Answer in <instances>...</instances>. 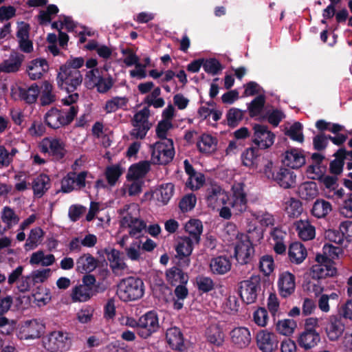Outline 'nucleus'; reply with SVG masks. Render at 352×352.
<instances>
[{
    "instance_id": "obj_50",
    "label": "nucleus",
    "mask_w": 352,
    "mask_h": 352,
    "mask_svg": "<svg viewBox=\"0 0 352 352\" xmlns=\"http://www.w3.org/2000/svg\"><path fill=\"white\" fill-rule=\"evenodd\" d=\"M296 322L292 319L278 320L276 324V329L278 333L284 336H289L293 333L296 327Z\"/></svg>"
},
{
    "instance_id": "obj_41",
    "label": "nucleus",
    "mask_w": 352,
    "mask_h": 352,
    "mask_svg": "<svg viewBox=\"0 0 352 352\" xmlns=\"http://www.w3.org/2000/svg\"><path fill=\"white\" fill-rule=\"evenodd\" d=\"M298 194L299 197L302 199H313L318 194V189L316 183L314 182L303 183L298 188Z\"/></svg>"
},
{
    "instance_id": "obj_44",
    "label": "nucleus",
    "mask_w": 352,
    "mask_h": 352,
    "mask_svg": "<svg viewBox=\"0 0 352 352\" xmlns=\"http://www.w3.org/2000/svg\"><path fill=\"white\" fill-rule=\"evenodd\" d=\"M50 274L51 270L50 268L36 270L32 272L30 274L32 276V280L33 281L34 285L37 290H47L46 288L41 285H38V284L44 283L50 277Z\"/></svg>"
},
{
    "instance_id": "obj_47",
    "label": "nucleus",
    "mask_w": 352,
    "mask_h": 352,
    "mask_svg": "<svg viewBox=\"0 0 352 352\" xmlns=\"http://www.w3.org/2000/svg\"><path fill=\"white\" fill-rule=\"evenodd\" d=\"M122 173L123 170L120 164L107 166L104 174L108 184L111 186H115Z\"/></svg>"
},
{
    "instance_id": "obj_14",
    "label": "nucleus",
    "mask_w": 352,
    "mask_h": 352,
    "mask_svg": "<svg viewBox=\"0 0 352 352\" xmlns=\"http://www.w3.org/2000/svg\"><path fill=\"white\" fill-rule=\"evenodd\" d=\"M120 223V227L130 229L129 234L131 237L140 238L142 236V232L146 228V223L144 220L133 217L131 213L124 216Z\"/></svg>"
},
{
    "instance_id": "obj_59",
    "label": "nucleus",
    "mask_w": 352,
    "mask_h": 352,
    "mask_svg": "<svg viewBox=\"0 0 352 352\" xmlns=\"http://www.w3.org/2000/svg\"><path fill=\"white\" fill-rule=\"evenodd\" d=\"M196 203V196L192 193L187 194L179 201V208L183 212H188L195 208Z\"/></svg>"
},
{
    "instance_id": "obj_28",
    "label": "nucleus",
    "mask_w": 352,
    "mask_h": 352,
    "mask_svg": "<svg viewBox=\"0 0 352 352\" xmlns=\"http://www.w3.org/2000/svg\"><path fill=\"white\" fill-rule=\"evenodd\" d=\"M218 140L208 133L202 134L197 141V146L199 151L203 153H211L217 151Z\"/></svg>"
},
{
    "instance_id": "obj_5",
    "label": "nucleus",
    "mask_w": 352,
    "mask_h": 352,
    "mask_svg": "<svg viewBox=\"0 0 352 352\" xmlns=\"http://www.w3.org/2000/svg\"><path fill=\"white\" fill-rule=\"evenodd\" d=\"M43 346L50 352H65L72 346V340L67 333L52 331L42 340Z\"/></svg>"
},
{
    "instance_id": "obj_22",
    "label": "nucleus",
    "mask_w": 352,
    "mask_h": 352,
    "mask_svg": "<svg viewBox=\"0 0 352 352\" xmlns=\"http://www.w3.org/2000/svg\"><path fill=\"white\" fill-rule=\"evenodd\" d=\"M49 69V65L45 58H36L31 60L27 66V72L31 80L41 78L43 74Z\"/></svg>"
},
{
    "instance_id": "obj_11",
    "label": "nucleus",
    "mask_w": 352,
    "mask_h": 352,
    "mask_svg": "<svg viewBox=\"0 0 352 352\" xmlns=\"http://www.w3.org/2000/svg\"><path fill=\"white\" fill-rule=\"evenodd\" d=\"M193 250V242L190 237H184L178 242L175 250L177 258V265L188 267L190 263V256Z\"/></svg>"
},
{
    "instance_id": "obj_45",
    "label": "nucleus",
    "mask_w": 352,
    "mask_h": 352,
    "mask_svg": "<svg viewBox=\"0 0 352 352\" xmlns=\"http://www.w3.org/2000/svg\"><path fill=\"white\" fill-rule=\"evenodd\" d=\"M43 88L40 97L41 104L42 106H47L54 102L56 100V96L53 93L52 85L45 80L43 82Z\"/></svg>"
},
{
    "instance_id": "obj_49",
    "label": "nucleus",
    "mask_w": 352,
    "mask_h": 352,
    "mask_svg": "<svg viewBox=\"0 0 352 352\" xmlns=\"http://www.w3.org/2000/svg\"><path fill=\"white\" fill-rule=\"evenodd\" d=\"M195 285L201 293H208L214 289V283L213 280L204 275H199L195 278Z\"/></svg>"
},
{
    "instance_id": "obj_26",
    "label": "nucleus",
    "mask_w": 352,
    "mask_h": 352,
    "mask_svg": "<svg viewBox=\"0 0 352 352\" xmlns=\"http://www.w3.org/2000/svg\"><path fill=\"white\" fill-rule=\"evenodd\" d=\"M98 261L87 253L80 256L76 261V271L80 273L91 272L97 267Z\"/></svg>"
},
{
    "instance_id": "obj_20",
    "label": "nucleus",
    "mask_w": 352,
    "mask_h": 352,
    "mask_svg": "<svg viewBox=\"0 0 352 352\" xmlns=\"http://www.w3.org/2000/svg\"><path fill=\"white\" fill-rule=\"evenodd\" d=\"M283 162L291 169H297L305 164V157L300 149L292 148L285 151Z\"/></svg>"
},
{
    "instance_id": "obj_19",
    "label": "nucleus",
    "mask_w": 352,
    "mask_h": 352,
    "mask_svg": "<svg viewBox=\"0 0 352 352\" xmlns=\"http://www.w3.org/2000/svg\"><path fill=\"white\" fill-rule=\"evenodd\" d=\"M298 343L305 351L313 349L320 341V336L315 329H305L298 338Z\"/></svg>"
},
{
    "instance_id": "obj_58",
    "label": "nucleus",
    "mask_w": 352,
    "mask_h": 352,
    "mask_svg": "<svg viewBox=\"0 0 352 352\" xmlns=\"http://www.w3.org/2000/svg\"><path fill=\"white\" fill-rule=\"evenodd\" d=\"M285 210L289 217H297L302 211V203L298 199L290 198Z\"/></svg>"
},
{
    "instance_id": "obj_12",
    "label": "nucleus",
    "mask_w": 352,
    "mask_h": 352,
    "mask_svg": "<svg viewBox=\"0 0 352 352\" xmlns=\"http://www.w3.org/2000/svg\"><path fill=\"white\" fill-rule=\"evenodd\" d=\"M45 324L38 319L25 322L19 331L20 339L28 340L40 338L45 332Z\"/></svg>"
},
{
    "instance_id": "obj_63",
    "label": "nucleus",
    "mask_w": 352,
    "mask_h": 352,
    "mask_svg": "<svg viewBox=\"0 0 352 352\" xmlns=\"http://www.w3.org/2000/svg\"><path fill=\"white\" fill-rule=\"evenodd\" d=\"M133 125L134 128L131 131L130 135L135 139L140 140H142L146 137V133L151 126V124H141L137 123H133Z\"/></svg>"
},
{
    "instance_id": "obj_64",
    "label": "nucleus",
    "mask_w": 352,
    "mask_h": 352,
    "mask_svg": "<svg viewBox=\"0 0 352 352\" xmlns=\"http://www.w3.org/2000/svg\"><path fill=\"white\" fill-rule=\"evenodd\" d=\"M340 213L345 217L352 218V192L346 195L341 204Z\"/></svg>"
},
{
    "instance_id": "obj_18",
    "label": "nucleus",
    "mask_w": 352,
    "mask_h": 352,
    "mask_svg": "<svg viewBox=\"0 0 352 352\" xmlns=\"http://www.w3.org/2000/svg\"><path fill=\"white\" fill-rule=\"evenodd\" d=\"M296 175L291 169L285 167H280L276 169L274 182L283 188L288 189L295 186Z\"/></svg>"
},
{
    "instance_id": "obj_35",
    "label": "nucleus",
    "mask_w": 352,
    "mask_h": 352,
    "mask_svg": "<svg viewBox=\"0 0 352 352\" xmlns=\"http://www.w3.org/2000/svg\"><path fill=\"white\" fill-rule=\"evenodd\" d=\"M344 330V324L341 319L337 317L331 318L326 328L327 336L331 341L337 340L342 335Z\"/></svg>"
},
{
    "instance_id": "obj_38",
    "label": "nucleus",
    "mask_w": 352,
    "mask_h": 352,
    "mask_svg": "<svg viewBox=\"0 0 352 352\" xmlns=\"http://www.w3.org/2000/svg\"><path fill=\"white\" fill-rule=\"evenodd\" d=\"M258 148L256 147H250L246 148L241 154V158L242 164L250 168H256L258 164V158L259 157Z\"/></svg>"
},
{
    "instance_id": "obj_43",
    "label": "nucleus",
    "mask_w": 352,
    "mask_h": 352,
    "mask_svg": "<svg viewBox=\"0 0 352 352\" xmlns=\"http://www.w3.org/2000/svg\"><path fill=\"white\" fill-rule=\"evenodd\" d=\"M58 12L59 9L56 5H48L45 10L39 11V14L37 16L39 24L45 25L50 23L52 21V16L56 15Z\"/></svg>"
},
{
    "instance_id": "obj_34",
    "label": "nucleus",
    "mask_w": 352,
    "mask_h": 352,
    "mask_svg": "<svg viewBox=\"0 0 352 352\" xmlns=\"http://www.w3.org/2000/svg\"><path fill=\"white\" fill-rule=\"evenodd\" d=\"M288 256L292 263L300 264L307 256V250L302 243H294L289 247Z\"/></svg>"
},
{
    "instance_id": "obj_60",
    "label": "nucleus",
    "mask_w": 352,
    "mask_h": 352,
    "mask_svg": "<svg viewBox=\"0 0 352 352\" xmlns=\"http://www.w3.org/2000/svg\"><path fill=\"white\" fill-rule=\"evenodd\" d=\"M173 128V124L169 120H161L158 122L155 132L158 138L164 142H167L169 138H166L167 132Z\"/></svg>"
},
{
    "instance_id": "obj_40",
    "label": "nucleus",
    "mask_w": 352,
    "mask_h": 352,
    "mask_svg": "<svg viewBox=\"0 0 352 352\" xmlns=\"http://www.w3.org/2000/svg\"><path fill=\"white\" fill-rule=\"evenodd\" d=\"M332 210L330 202L322 199H318L314 203L311 214L318 219L325 217Z\"/></svg>"
},
{
    "instance_id": "obj_31",
    "label": "nucleus",
    "mask_w": 352,
    "mask_h": 352,
    "mask_svg": "<svg viewBox=\"0 0 352 352\" xmlns=\"http://www.w3.org/2000/svg\"><path fill=\"white\" fill-rule=\"evenodd\" d=\"M150 163L142 161L131 165L126 175L128 180H137L144 177L150 170Z\"/></svg>"
},
{
    "instance_id": "obj_54",
    "label": "nucleus",
    "mask_w": 352,
    "mask_h": 352,
    "mask_svg": "<svg viewBox=\"0 0 352 352\" xmlns=\"http://www.w3.org/2000/svg\"><path fill=\"white\" fill-rule=\"evenodd\" d=\"M285 134L294 141L302 142L304 140L302 125L299 122H294L289 129L285 131Z\"/></svg>"
},
{
    "instance_id": "obj_42",
    "label": "nucleus",
    "mask_w": 352,
    "mask_h": 352,
    "mask_svg": "<svg viewBox=\"0 0 352 352\" xmlns=\"http://www.w3.org/2000/svg\"><path fill=\"white\" fill-rule=\"evenodd\" d=\"M129 99L125 96H115L106 102L104 109L107 113H113L118 109L126 108Z\"/></svg>"
},
{
    "instance_id": "obj_9",
    "label": "nucleus",
    "mask_w": 352,
    "mask_h": 352,
    "mask_svg": "<svg viewBox=\"0 0 352 352\" xmlns=\"http://www.w3.org/2000/svg\"><path fill=\"white\" fill-rule=\"evenodd\" d=\"M254 135L252 142L261 149L271 147L275 140V135L265 125L255 124L253 126Z\"/></svg>"
},
{
    "instance_id": "obj_32",
    "label": "nucleus",
    "mask_w": 352,
    "mask_h": 352,
    "mask_svg": "<svg viewBox=\"0 0 352 352\" xmlns=\"http://www.w3.org/2000/svg\"><path fill=\"white\" fill-rule=\"evenodd\" d=\"M185 231L188 233L192 241L197 244L200 242V236L203 232V224L201 221L197 219H190L185 225Z\"/></svg>"
},
{
    "instance_id": "obj_46",
    "label": "nucleus",
    "mask_w": 352,
    "mask_h": 352,
    "mask_svg": "<svg viewBox=\"0 0 352 352\" xmlns=\"http://www.w3.org/2000/svg\"><path fill=\"white\" fill-rule=\"evenodd\" d=\"M204 70L212 76L218 75L223 70V67L219 60L215 58H204L203 61Z\"/></svg>"
},
{
    "instance_id": "obj_3",
    "label": "nucleus",
    "mask_w": 352,
    "mask_h": 352,
    "mask_svg": "<svg viewBox=\"0 0 352 352\" xmlns=\"http://www.w3.org/2000/svg\"><path fill=\"white\" fill-rule=\"evenodd\" d=\"M82 82V75L79 70L60 67L56 76V83L60 89L73 93L81 85Z\"/></svg>"
},
{
    "instance_id": "obj_39",
    "label": "nucleus",
    "mask_w": 352,
    "mask_h": 352,
    "mask_svg": "<svg viewBox=\"0 0 352 352\" xmlns=\"http://www.w3.org/2000/svg\"><path fill=\"white\" fill-rule=\"evenodd\" d=\"M104 252L107 254V259L110 263V267L113 270H122L126 267V263L121 257L122 253L119 250L115 248H111L109 250L105 249Z\"/></svg>"
},
{
    "instance_id": "obj_53",
    "label": "nucleus",
    "mask_w": 352,
    "mask_h": 352,
    "mask_svg": "<svg viewBox=\"0 0 352 352\" xmlns=\"http://www.w3.org/2000/svg\"><path fill=\"white\" fill-rule=\"evenodd\" d=\"M265 103V98L263 95H259L252 100L248 106L250 117L258 116L262 111Z\"/></svg>"
},
{
    "instance_id": "obj_16",
    "label": "nucleus",
    "mask_w": 352,
    "mask_h": 352,
    "mask_svg": "<svg viewBox=\"0 0 352 352\" xmlns=\"http://www.w3.org/2000/svg\"><path fill=\"white\" fill-rule=\"evenodd\" d=\"M295 276L286 271L280 274L278 280V287L280 295L283 298H287L295 291Z\"/></svg>"
},
{
    "instance_id": "obj_33",
    "label": "nucleus",
    "mask_w": 352,
    "mask_h": 352,
    "mask_svg": "<svg viewBox=\"0 0 352 352\" xmlns=\"http://www.w3.org/2000/svg\"><path fill=\"white\" fill-rule=\"evenodd\" d=\"M40 92V88L36 82L32 84L28 88L19 87V96L21 100L29 104L36 102Z\"/></svg>"
},
{
    "instance_id": "obj_52",
    "label": "nucleus",
    "mask_w": 352,
    "mask_h": 352,
    "mask_svg": "<svg viewBox=\"0 0 352 352\" xmlns=\"http://www.w3.org/2000/svg\"><path fill=\"white\" fill-rule=\"evenodd\" d=\"M243 118V112L239 109L232 107L226 113L227 124L232 128L236 127Z\"/></svg>"
},
{
    "instance_id": "obj_8",
    "label": "nucleus",
    "mask_w": 352,
    "mask_h": 352,
    "mask_svg": "<svg viewBox=\"0 0 352 352\" xmlns=\"http://www.w3.org/2000/svg\"><path fill=\"white\" fill-rule=\"evenodd\" d=\"M39 149L42 153H48L56 161L62 160L66 153L64 143L58 138H43L39 144Z\"/></svg>"
},
{
    "instance_id": "obj_17",
    "label": "nucleus",
    "mask_w": 352,
    "mask_h": 352,
    "mask_svg": "<svg viewBox=\"0 0 352 352\" xmlns=\"http://www.w3.org/2000/svg\"><path fill=\"white\" fill-rule=\"evenodd\" d=\"M232 343L239 349H245L251 342L252 337L248 328L239 327L234 328L230 333Z\"/></svg>"
},
{
    "instance_id": "obj_55",
    "label": "nucleus",
    "mask_w": 352,
    "mask_h": 352,
    "mask_svg": "<svg viewBox=\"0 0 352 352\" xmlns=\"http://www.w3.org/2000/svg\"><path fill=\"white\" fill-rule=\"evenodd\" d=\"M94 85L98 93L106 94L113 87L114 80L110 74H109L107 77L101 76V77L98 79L96 84Z\"/></svg>"
},
{
    "instance_id": "obj_61",
    "label": "nucleus",
    "mask_w": 352,
    "mask_h": 352,
    "mask_svg": "<svg viewBox=\"0 0 352 352\" xmlns=\"http://www.w3.org/2000/svg\"><path fill=\"white\" fill-rule=\"evenodd\" d=\"M175 187L172 183L162 184L160 189V197L158 200L162 201L163 204H166L174 193Z\"/></svg>"
},
{
    "instance_id": "obj_4",
    "label": "nucleus",
    "mask_w": 352,
    "mask_h": 352,
    "mask_svg": "<svg viewBox=\"0 0 352 352\" xmlns=\"http://www.w3.org/2000/svg\"><path fill=\"white\" fill-rule=\"evenodd\" d=\"M151 152V162L153 164L166 165L175 156V149L172 139L167 142L159 141L150 146Z\"/></svg>"
},
{
    "instance_id": "obj_1",
    "label": "nucleus",
    "mask_w": 352,
    "mask_h": 352,
    "mask_svg": "<svg viewBox=\"0 0 352 352\" xmlns=\"http://www.w3.org/2000/svg\"><path fill=\"white\" fill-rule=\"evenodd\" d=\"M78 112V106H72L68 109L52 107L44 116L45 124L52 129H58L70 124Z\"/></svg>"
},
{
    "instance_id": "obj_6",
    "label": "nucleus",
    "mask_w": 352,
    "mask_h": 352,
    "mask_svg": "<svg viewBox=\"0 0 352 352\" xmlns=\"http://www.w3.org/2000/svg\"><path fill=\"white\" fill-rule=\"evenodd\" d=\"M239 289V295L245 303L255 302L261 290L260 276L252 275L248 280L241 281Z\"/></svg>"
},
{
    "instance_id": "obj_21",
    "label": "nucleus",
    "mask_w": 352,
    "mask_h": 352,
    "mask_svg": "<svg viewBox=\"0 0 352 352\" xmlns=\"http://www.w3.org/2000/svg\"><path fill=\"white\" fill-rule=\"evenodd\" d=\"M24 59L25 56L23 54L16 52H12L9 58L0 63V72L4 73L17 72L19 70Z\"/></svg>"
},
{
    "instance_id": "obj_62",
    "label": "nucleus",
    "mask_w": 352,
    "mask_h": 352,
    "mask_svg": "<svg viewBox=\"0 0 352 352\" xmlns=\"http://www.w3.org/2000/svg\"><path fill=\"white\" fill-rule=\"evenodd\" d=\"M259 267L265 275H270L274 270V258L272 256H263L259 261Z\"/></svg>"
},
{
    "instance_id": "obj_2",
    "label": "nucleus",
    "mask_w": 352,
    "mask_h": 352,
    "mask_svg": "<svg viewBox=\"0 0 352 352\" xmlns=\"http://www.w3.org/2000/svg\"><path fill=\"white\" fill-rule=\"evenodd\" d=\"M144 284L138 277H126L118 285L117 294L124 302L138 300L144 296Z\"/></svg>"
},
{
    "instance_id": "obj_10",
    "label": "nucleus",
    "mask_w": 352,
    "mask_h": 352,
    "mask_svg": "<svg viewBox=\"0 0 352 352\" xmlns=\"http://www.w3.org/2000/svg\"><path fill=\"white\" fill-rule=\"evenodd\" d=\"M254 256V248L249 236L239 242L234 248V257L240 265L251 263Z\"/></svg>"
},
{
    "instance_id": "obj_36",
    "label": "nucleus",
    "mask_w": 352,
    "mask_h": 352,
    "mask_svg": "<svg viewBox=\"0 0 352 352\" xmlns=\"http://www.w3.org/2000/svg\"><path fill=\"white\" fill-rule=\"evenodd\" d=\"M299 237L303 241H309L315 237L314 226L307 220H300L294 223Z\"/></svg>"
},
{
    "instance_id": "obj_7",
    "label": "nucleus",
    "mask_w": 352,
    "mask_h": 352,
    "mask_svg": "<svg viewBox=\"0 0 352 352\" xmlns=\"http://www.w3.org/2000/svg\"><path fill=\"white\" fill-rule=\"evenodd\" d=\"M160 329L159 318L154 310L147 311L139 318L138 335L144 339L149 338Z\"/></svg>"
},
{
    "instance_id": "obj_56",
    "label": "nucleus",
    "mask_w": 352,
    "mask_h": 352,
    "mask_svg": "<svg viewBox=\"0 0 352 352\" xmlns=\"http://www.w3.org/2000/svg\"><path fill=\"white\" fill-rule=\"evenodd\" d=\"M1 220L6 223L8 229H10L13 225L18 223L19 217L15 214L13 209L6 206L3 209Z\"/></svg>"
},
{
    "instance_id": "obj_57",
    "label": "nucleus",
    "mask_w": 352,
    "mask_h": 352,
    "mask_svg": "<svg viewBox=\"0 0 352 352\" xmlns=\"http://www.w3.org/2000/svg\"><path fill=\"white\" fill-rule=\"evenodd\" d=\"M311 159L312 164L309 165L307 168V173L308 174H317L322 171L320 164L324 159V156L319 153H314L311 155Z\"/></svg>"
},
{
    "instance_id": "obj_27",
    "label": "nucleus",
    "mask_w": 352,
    "mask_h": 352,
    "mask_svg": "<svg viewBox=\"0 0 352 352\" xmlns=\"http://www.w3.org/2000/svg\"><path fill=\"white\" fill-rule=\"evenodd\" d=\"M182 268L177 265L167 270L166 272V280L170 285L175 286L188 283V276L182 271Z\"/></svg>"
},
{
    "instance_id": "obj_37",
    "label": "nucleus",
    "mask_w": 352,
    "mask_h": 352,
    "mask_svg": "<svg viewBox=\"0 0 352 352\" xmlns=\"http://www.w3.org/2000/svg\"><path fill=\"white\" fill-rule=\"evenodd\" d=\"M94 296V292L92 289L87 288L85 285L80 284L73 287L71 294V298L74 302H83L88 301Z\"/></svg>"
},
{
    "instance_id": "obj_25",
    "label": "nucleus",
    "mask_w": 352,
    "mask_h": 352,
    "mask_svg": "<svg viewBox=\"0 0 352 352\" xmlns=\"http://www.w3.org/2000/svg\"><path fill=\"white\" fill-rule=\"evenodd\" d=\"M166 339L173 349L182 351L184 349V339L179 328H169L166 333Z\"/></svg>"
},
{
    "instance_id": "obj_15",
    "label": "nucleus",
    "mask_w": 352,
    "mask_h": 352,
    "mask_svg": "<svg viewBox=\"0 0 352 352\" xmlns=\"http://www.w3.org/2000/svg\"><path fill=\"white\" fill-rule=\"evenodd\" d=\"M256 344L262 352H272L278 349L277 336L267 330H261L256 335Z\"/></svg>"
},
{
    "instance_id": "obj_30",
    "label": "nucleus",
    "mask_w": 352,
    "mask_h": 352,
    "mask_svg": "<svg viewBox=\"0 0 352 352\" xmlns=\"http://www.w3.org/2000/svg\"><path fill=\"white\" fill-rule=\"evenodd\" d=\"M32 190L35 197L40 198L50 188V179L46 174L41 173L34 179Z\"/></svg>"
},
{
    "instance_id": "obj_13",
    "label": "nucleus",
    "mask_w": 352,
    "mask_h": 352,
    "mask_svg": "<svg viewBox=\"0 0 352 352\" xmlns=\"http://www.w3.org/2000/svg\"><path fill=\"white\" fill-rule=\"evenodd\" d=\"M243 183L234 184L232 187V195L229 204L236 211V213H241L247 208V195L244 190Z\"/></svg>"
},
{
    "instance_id": "obj_48",
    "label": "nucleus",
    "mask_w": 352,
    "mask_h": 352,
    "mask_svg": "<svg viewBox=\"0 0 352 352\" xmlns=\"http://www.w3.org/2000/svg\"><path fill=\"white\" fill-rule=\"evenodd\" d=\"M44 232L40 227L32 228L25 244L26 250H33L37 246L38 242L43 236Z\"/></svg>"
},
{
    "instance_id": "obj_51",
    "label": "nucleus",
    "mask_w": 352,
    "mask_h": 352,
    "mask_svg": "<svg viewBox=\"0 0 352 352\" xmlns=\"http://www.w3.org/2000/svg\"><path fill=\"white\" fill-rule=\"evenodd\" d=\"M314 179H318L324 184L325 188L330 190H335L338 188V176L336 175H324L322 170L320 173L316 174V176L311 177Z\"/></svg>"
},
{
    "instance_id": "obj_23",
    "label": "nucleus",
    "mask_w": 352,
    "mask_h": 352,
    "mask_svg": "<svg viewBox=\"0 0 352 352\" xmlns=\"http://www.w3.org/2000/svg\"><path fill=\"white\" fill-rule=\"evenodd\" d=\"M206 341L217 347L223 346L225 341V333L219 324H211L206 330Z\"/></svg>"
},
{
    "instance_id": "obj_24",
    "label": "nucleus",
    "mask_w": 352,
    "mask_h": 352,
    "mask_svg": "<svg viewBox=\"0 0 352 352\" xmlns=\"http://www.w3.org/2000/svg\"><path fill=\"white\" fill-rule=\"evenodd\" d=\"M232 263L229 257L218 256L212 258L210 262V270L215 275H223L231 270Z\"/></svg>"
},
{
    "instance_id": "obj_29",
    "label": "nucleus",
    "mask_w": 352,
    "mask_h": 352,
    "mask_svg": "<svg viewBox=\"0 0 352 352\" xmlns=\"http://www.w3.org/2000/svg\"><path fill=\"white\" fill-rule=\"evenodd\" d=\"M336 274L337 269L333 265H314L311 269V275L314 279L334 277Z\"/></svg>"
}]
</instances>
